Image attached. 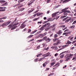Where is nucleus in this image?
Returning a JSON list of instances; mask_svg holds the SVG:
<instances>
[{"instance_id":"nucleus-35","label":"nucleus","mask_w":76,"mask_h":76,"mask_svg":"<svg viewBox=\"0 0 76 76\" xmlns=\"http://www.w3.org/2000/svg\"><path fill=\"white\" fill-rule=\"evenodd\" d=\"M56 24H53V25L52 26H51V28H54V27L56 26Z\"/></svg>"},{"instance_id":"nucleus-29","label":"nucleus","mask_w":76,"mask_h":76,"mask_svg":"<svg viewBox=\"0 0 76 76\" xmlns=\"http://www.w3.org/2000/svg\"><path fill=\"white\" fill-rule=\"evenodd\" d=\"M24 9L25 8H23L22 9H21L19 10V12H20L21 11H22V10H24Z\"/></svg>"},{"instance_id":"nucleus-63","label":"nucleus","mask_w":76,"mask_h":76,"mask_svg":"<svg viewBox=\"0 0 76 76\" xmlns=\"http://www.w3.org/2000/svg\"><path fill=\"white\" fill-rule=\"evenodd\" d=\"M36 30H35L33 32H32V34H34V33H35L36 32Z\"/></svg>"},{"instance_id":"nucleus-13","label":"nucleus","mask_w":76,"mask_h":76,"mask_svg":"<svg viewBox=\"0 0 76 76\" xmlns=\"http://www.w3.org/2000/svg\"><path fill=\"white\" fill-rule=\"evenodd\" d=\"M25 25L22 24L21 25V26H20V28L21 29H22L23 28L25 27Z\"/></svg>"},{"instance_id":"nucleus-34","label":"nucleus","mask_w":76,"mask_h":76,"mask_svg":"<svg viewBox=\"0 0 76 76\" xmlns=\"http://www.w3.org/2000/svg\"><path fill=\"white\" fill-rule=\"evenodd\" d=\"M41 55H42V53H40L39 54H38L37 56V57H39V56H41Z\"/></svg>"},{"instance_id":"nucleus-31","label":"nucleus","mask_w":76,"mask_h":76,"mask_svg":"<svg viewBox=\"0 0 76 76\" xmlns=\"http://www.w3.org/2000/svg\"><path fill=\"white\" fill-rule=\"evenodd\" d=\"M70 20V18L66 20L65 21V23H67V22H69V21Z\"/></svg>"},{"instance_id":"nucleus-58","label":"nucleus","mask_w":76,"mask_h":76,"mask_svg":"<svg viewBox=\"0 0 76 76\" xmlns=\"http://www.w3.org/2000/svg\"><path fill=\"white\" fill-rule=\"evenodd\" d=\"M57 56H58V53H56L55 54V57H57Z\"/></svg>"},{"instance_id":"nucleus-48","label":"nucleus","mask_w":76,"mask_h":76,"mask_svg":"<svg viewBox=\"0 0 76 76\" xmlns=\"http://www.w3.org/2000/svg\"><path fill=\"white\" fill-rule=\"evenodd\" d=\"M73 56V54H70L69 55V57H72V56Z\"/></svg>"},{"instance_id":"nucleus-37","label":"nucleus","mask_w":76,"mask_h":76,"mask_svg":"<svg viewBox=\"0 0 76 76\" xmlns=\"http://www.w3.org/2000/svg\"><path fill=\"white\" fill-rule=\"evenodd\" d=\"M75 27V25H73L70 27L71 28H72V29H73Z\"/></svg>"},{"instance_id":"nucleus-36","label":"nucleus","mask_w":76,"mask_h":76,"mask_svg":"<svg viewBox=\"0 0 76 76\" xmlns=\"http://www.w3.org/2000/svg\"><path fill=\"white\" fill-rule=\"evenodd\" d=\"M66 16H66V15L62 16V17H61V19H63V18H65V17H66Z\"/></svg>"},{"instance_id":"nucleus-6","label":"nucleus","mask_w":76,"mask_h":76,"mask_svg":"<svg viewBox=\"0 0 76 76\" xmlns=\"http://www.w3.org/2000/svg\"><path fill=\"white\" fill-rule=\"evenodd\" d=\"M65 58L66 59L65 61H67L70 60V56H67Z\"/></svg>"},{"instance_id":"nucleus-33","label":"nucleus","mask_w":76,"mask_h":76,"mask_svg":"<svg viewBox=\"0 0 76 76\" xmlns=\"http://www.w3.org/2000/svg\"><path fill=\"white\" fill-rule=\"evenodd\" d=\"M39 18H36L34 19L33 21H36V20H38V19Z\"/></svg>"},{"instance_id":"nucleus-16","label":"nucleus","mask_w":76,"mask_h":76,"mask_svg":"<svg viewBox=\"0 0 76 76\" xmlns=\"http://www.w3.org/2000/svg\"><path fill=\"white\" fill-rule=\"evenodd\" d=\"M17 26H15L13 27L11 29V30H13V29H15L16 28H17Z\"/></svg>"},{"instance_id":"nucleus-45","label":"nucleus","mask_w":76,"mask_h":76,"mask_svg":"<svg viewBox=\"0 0 76 76\" xmlns=\"http://www.w3.org/2000/svg\"><path fill=\"white\" fill-rule=\"evenodd\" d=\"M31 31V30L30 29H28V33H30Z\"/></svg>"},{"instance_id":"nucleus-20","label":"nucleus","mask_w":76,"mask_h":76,"mask_svg":"<svg viewBox=\"0 0 76 76\" xmlns=\"http://www.w3.org/2000/svg\"><path fill=\"white\" fill-rule=\"evenodd\" d=\"M36 14L37 16H40V15H41V13L39 12H38V13H36Z\"/></svg>"},{"instance_id":"nucleus-56","label":"nucleus","mask_w":76,"mask_h":76,"mask_svg":"<svg viewBox=\"0 0 76 76\" xmlns=\"http://www.w3.org/2000/svg\"><path fill=\"white\" fill-rule=\"evenodd\" d=\"M32 2H31V3H29L28 4V6H30L31 4H32Z\"/></svg>"},{"instance_id":"nucleus-61","label":"nucleus","mask_w":76,"mask_h":76,"mask_svg":"<svg viewBox=\"0 0 76 76\" xmlns=\"http://www.w3.org/2000/svg\"><path fill=\"white\" fill-rule=\"evenodd\" d=\"M76 40H75L74 41H73L72 42V44H74V43H75V42H76Z\"/></svg>"},{"instance_id":"nucleus-62","label":"nucleus","mask_w":76,"mask_h":76,"mask_svg":"<svg viewBox=\"0 0 76 76\" xmlns=\"http://www.w3.org/2000/svg\"><path fill=\"white\" fill-rule=\"evenodd\" d=\"M19 4H15V6H15V7H16V6H18V5H19Z\"/></svg>"},{"instance_id":"nucleus-41","label":"nucleus","mask_w":76,"mask_h":76,"mask_svg":"<svg viewBox=\"0 0 76 76\" xmlns=\"http://www.w3.org/2000/svg\"><path fill=\"white\" fill-rule=\"evenodd\" d=\"M58 65L59 66V64H58V63H57L55 64V65L53 66V67H55V66H58Z\"/></svg>"},{"instance_id":"nucleus-28","label":"nucleus","mask_w":76,"mask_h":76,"mask_svg":"<svg viewBox=\"0 0 76 76\" xmlns=\"http://www.w3.org/2000/svg\"><path fill=\"white\" fill-rule=\"evenodd\" d=\"M7 19V17H4L1 18V19Z\"/></svg>"},{"instance_id":"nucleus-43","label":"nucleus","mask_w":76,"mask_h":76,"mask_svg":"<svg viewBox=\"0 0 76 76\" xmlns=\"http://www.w3.org/2000/svg\"><path fill=\"white\" fill-rule=\"evenodd\" d=\"M0 20L1 23H3V22H4V21H3V20H2L1 19V18H0Z\"/></svg>"},{"instance_id":"nucleus-9","label":"nucleus","mask_w":76,"mask_h":76,"mask_svg":"<svg viewBox=\"0 0 76 76\" xmlns=\"http://www.w3.org/2000/svg\"><path fill=\"white\" fill-rule=\"evenodd\" d=\"M69 9V8H66L62 10H61L62 12V13H63V12H65L66 11V10H67V9Z\"/></svg>"},{"instance_id":"nucleus-26","label":"nucleus","mask_w":76,"mask_h":76,"mask_svg":"<svg viewBox=\"0 0 76 76\" xmlns=\"http://www.w3.org/2000/svg\"><path fill=\"white\" fill-rule=\"evenodd\" d=\"M6 2V1H0V3H5Z\"/></svg>"},{"instance_id":"nucleus-42","label":"nucleus","mask_w":76,"mask_h":76,"mask_svg":"<svg viewBox=\"0 0 76 76\" xmlns=\"http://www.w3.org/2000/svg\"><path fill=\"white\" fill-rule=\"evenodd\" d=\"M68 53V51H66L65 52H62L61 53L60 55H61V54H63V53Z\"/></svg>"},{"instance_id":"nucleus-38","label":"nucleus","mask_w":76,"mask_h":76,"mask_svg":"<svg viewBox=\"0 0 76 76\" xmlns=\"http://www.w3.org/2000/svg\"><path fill=\"white\" fill-rule=\"evenodd\" d=\"M56 45H58L60 44V41H58L56 42Z\"/></svg>"},{"instance_id":"nucleus-23","label":"nucleus","mask_w":76,"mask_h":76,"mask_svg":"<svg viewBox=\"0 0 76 76\" xmlns=\"http://www.w3.org/2000/svg\"><path fill=\"white\" fill-rule=\"evenodd\" d=\"M64 56V54H63V55H62L60 56V58H63Z\"/></svg>"},{"instance_id":"nucleus-8","label":"nucleus","mask_w":76,"mask_h":76,"mask_svg":"<svg viewBox=\"0 0 76 76\" xmlns=\"http://www.w3.org/2000/svg\"><path fill=\"white\" fill-rule=\"evenodd\" d=\"M62 33V31L61 30H60L58 32H57L56 34H58V35H61V33Z\"/></svg>"},{"instance_id":"nucleus-44","label":"nucleus","mask_w":76,"mask_h":76,"mask_svg":"<svg viewBox=\"0 0 76 76\" xmlns=\"http://www.w3.org/2000/svg\"><path fill=\"white\" fill-rule=\"evenodd\" d=\"M58 39L55 38V39H53V41H57V40Z\"/></svg>"},{"instance_id":"nucleus-46","label":"nucleus","mask_w":76,"mask_h":76,"mask_svg":"<svg viewBox=\"0 0 76 76\" xmlns=\"http://www.w3.org/2000/svg\"><path fill=\"white\" fill-rule=\"evenodd\" d=\"M67 19V17L63 19V21H64L65 20H66Z\"/></svg>"},{"instance_id":"nucleus-40","label":"nucleus","mask_w":76,"mask_h":76,"mask_svg":"<svg viewBox=\"0 0 76 76\" xmlns=\"http://www.w3.org/2000/svg\"><path fill=\"white\" fill-rule=\"evenodd\" d=\"M4 11H6V10H0V12H4Z\"/></svg>"},{"instance_id":"nucleus-51","label":"nucleus","mask_w":76,"mask_h":76,"mask_svg":"<svg viewBox=\"0 0 76 76\" xmlns=\"http://www.w3.org/2000/svg\"><path fill=\"white\" fill-rule=\"evenodd\" d=\"M7 2H6L4 4V6H7Z\"/></svg>"},{"instance_id":"nucleus-52","label":"nucleus","mask_w":76,"mask_h":76,"mask_svg":"<svg viewBox=\"0 0 76 76\" xmlns=\"http://www.w3.org/2000/svg\"><path fill=\"white\" fill-rule=\"evenodd\" d=\"M69 31V29H67L65 30L64 31V32H68Z\"/></svg>"},{"instance_id":"nucleus-47","label":"nucleus","mask_w":76,"mask_h":76,"mask_svg":"<svg viewBox=\"0 0 76 76\" xmlns=\"http://www.w3.org/2000/svg\"><path fill=\"white\" fill-rule=\"evenodd\" d=\"M41 32V31H38V32H37V35H38V34H40Z\"/></svg>"},{"instance_id":"nucleus-55","label":"nucleus","mask_w":76,"mask_h":76,"mask_svg":"<svg viewBox=\"0 0 76 76\" xmlns=\"http://www.w3.org/2000/svg\"><path fill=\"white\" fill-rule=\"evenodd\" d=\"M35 1V0H32L31 1V3H33Z\"/></svg>"},{"instance_id":"nucleus-27","label":"nucleus","mask_w":76,"mask_h":76,"mask_svg":"<svg viewBox=\"0 0 76 76\" xmlns=\"http://www.w3.org/2000/svg\"><path fill=\"white\" fill-rule=\"evenodd\" d=\"M69 0H65L63 1V2L64 3V2H65V3H67V2H69Z\"/></svg>"},{"instance_id":"nucleus-10","label":"nucleus","mask_w":76,"mask_h":76,"mask_svg":"<svg viewBox=\"0 0 76 76\" xmlns=\"http://www.w3.org/2000/svg\"><path fill=\"white\" fill-rule=\"evenodd\" d=\"M50 28H51V27H49L48 28H45V31H47L50 30Z\"/></svg>"},{"instance_id":"nucleus-25","label":"nucleus","mask_w":76,"mask_h":76,"mask_svg":"<svg viewBox=\"0 0 76 76\" xmlns=\"http://www.w3.org/2000/svg\"><path fill=\"white\" fill-rule=\"evenodd\" d=\"M32 37H34V35H30L28 36V37H27V38H31Z\"/></svg>"},{"instance_id":"nucleus-2","label":"nucleus","mask_w":76,"mask_h":76,"mask_svg":"<svg viewBox=\"0 0 76 76\" xmlns=\"http://www.w3.org/2000/svg\"><path fill=\"white\" fill-rule=\"evenodd\" d=\"M50 54H51L50 53L48 52L45 55H43V57H48V56H49V55H50Z\"/></svg>"},{"instance_id":"nucleus-60","label":"nucleus","mask_w":76,"mask_h":76,"mask_svg":"<svg viewBox=\"0 0 76 76\" xmlns=\"http://www.w3.org/2000/svg\"><path fill=\"white\" fill-rule=\"evenodd\" d=\"M43 58H40L39 59V61H41V60H42V59Z\"/></svg>"},{"instance_id":"nucleus-15","label":"nucleus","mask_w":76,"mask_h":76,"mask_svg":"<svg viewBox=\"0 0 76 76\" xmlns=\"http://www.w3.org/2000/svg\"><path fill=\"white\" fill-rule=\"evenodd\" d=\"M47 62H45V63H44L43 64V66L45 67V66H46V65H47Z\"/></svg>"},{"instance_id":"nucleus-39","label":"nucleus","mask_w":76,"mask_h":76,"mask_svg":"<svg viewBox=\"0 0 76 76\" xmlns=\"http://www.w3.org/2000/svg\"><path fill=\"white\" fill-rule=\"evenodd\" d=\"M19 23L18 22H17L16 23H15L13 25V26H15V25H18Z\"/></svg>"},{"instance_id":"nucleus-49","label":"nucleus","mask_w":76,"mask_h":76,"mask_svg":"<svg viewBox=\"0 0 76 76\" xmlns=\"http://www.w3.org/2000/svg\"><path fill=\"white\" fill-rule=\"evenodd\" d=\"M66 11V13H70V11L69 10Z\"/></svg>"},{"instance_id":"nucleus-53","label":"nucleus","mask_w":76,"mask_h":76,"mask_svg":"<svg viewBox=\"0 0 76 76\" xmlns=\"http://www.w3.org/2000/svg\"><path fill=\"white\" fill-rule=\"evenodd\" d=\"M76 23V20L75 21H74V22H73V23H72V25H73V24Z\"/></svg>"},{"instance_id":"nucleus-19","label":"nucleus","mask_w":76,"mask_h":76,"mask_svg":"<svg viewBox=\"0 0 76 76\" xmlns=\"http://www.w3.org/2000/svg\"><path fill=\"white\" fill-rule=\"evenodd\" d=\"M71 43H72V42H71L70 41L68 40L67 43H66V44H71Z\"/></svg>"},{"instance_id":"nucleus-22","label":"nucleus","mask_w":76,"mask_h":76,"mask_svg":"<svg viewBox=\"0 0 76 76\" xmlns=\"http://www.w3.org/2000/svg\"><path fill=\"white\" fill-rule=\"evenodd\" d=\"M47 38V36L45 37H44L42 39L43 40V41L45 40V39H46Z\"/></svg>"},{"instance_id":"nucleus-5","label":"nucleus","mask_w":76,"mask_h":76,"mask_svg":"<svg viewBox=\"0 0 76 76\" xmlns=\"http://www.w3.org/2000/svg\"><path fill=\"white\" fill-rule=\"evenodd\" d=\"M45 26H44V25H42V27H41L40 29V31H43V30H44V27H45Z\"/></svg>"},{"instance_id":"nucleus-54","label":"nucleus","mask_w":76,"mask_h":76,"mask_svg":"<svg viewBox=\"0 0 76 76\" xmlns=\"http://www.w3.org/2000/svg\"><path fill=\"white\" fill-rule=\"evenodd\" d=\"M61 27H63V28H65V27H66V26L65 25H62V26H61Z\"/></svg>"},{"instance_id":"nucleus-64","label":"nucleus","mask_w":76,"mask_h":76,"mask_svg":"<svg viewBox=\"0 0 76 76\" xmlns=\"http://www.w3.org/2000/svg\"><path fill=\"white\" fill-rule=\"evenodd\" d=\"M55 30H56V28H54L52 29V31H55Z\"/></svg>"},{"instance_id":"nucleus-24","label":"nucleus","mask_w":76,"mask_h":76,"mask_svg":"<svg viewBox=\"0 0 76 76\" xmlns=\"http://www.w3.org/2000/svg\"><path fill=\"white\" fill-rule=\"evenodd\" d=\"M58 37V35L57 34H56L55 35H54V38H56Z\"/></svg>"},{"instance_id":"nucleus-1","label":"nucleus","mask_w":76,"mask_h":76,"mask_svg":"<svg viewBox=\"0 0 76 76\" xmlns=\"http://www.w3.org/2000/svg\"><path fill=\"white\" fill-rule=\"evenodd\" d=\"M11 21H8V22H6L2 25V27H5L6 26H7L8 25H9L10 23H11Z\"/></svg>"},{"instance_id":"nucleus-30","label":"nucleus","mask_w":76,"mask_h":76,"mask_svg":"<svg viewBox=\"0 0 76 76\" xmlns=\"http://www.w3.org/2000/svg\"><path fill=\"white\" fill-rule=\"evenodd\" d=\"M37 38H39L41 36H42V34H40L38 35L37 36Z\"/></svg>"},{"instance_id":"nucleus-21","label":"nucleus","mask_w":76,"mask_h":76,"mask_svg":"<svg viewBox=\"0 0 76 76\" xmlns=\"http://www.w3.org/2000/svg\"><path fill=\"white\" fill-rule=\"evenodd\" d=\"M43 40H42V39H41L40 40H37V42H42Z\"/></svg>"},{"instance_id":"nucleus-18","label":"nucleus","mask_w":76,"mask_h":76,"mask_svg":"<svg viewBox=\"0 0 76 76\" xmlns=\"http://www.w3.org/2000/svg\"><path fill=\"white\" fill-rule=\"evenodd\" d=\"M55 64V63L54 62L52 63L51 64H50L51 66H50V67H52V66L54 65Z\"/></svg>"},{"instance_id":"nucleus-7","label":"nucleus","mask_w":76,"mask_h":76,"mask_svg":"<svg viewBox=\"0 0 76 76\" xmlns=\"http://www.w3.org/2000/svg\"><path fill=\"white\" fill-rule=\"evenodd\" d=\"M13 22H12L8 26V27L9 28H11L12 27V25H13Z\"/></svg>"},{"instance_id":"nucleus-50","label":"nucleus","mask_w":76,"mask_h":76,"mask_svg":"<svg viewBox=\"0 0 76 76\" xmlns=\"http://www.w3.org/2000/svg\"><path fill=\"white\" fill-rule=\"evenodd\" d=\"M37 60H38V58H36L34 60V61L35 62H37Z\"/></svg>"},{"instance_id":"nucleus-59","label":"nucleus","mask_w":76,"mask_h":76,"mask_svg":"<svg viewBox=\"0 0 76 76\" xmlns=\"http://www.w3.org/2000/svg\"><path fill=\"white\" fill-rule=\"evenodd\" d=\"M55 48V46H52L51 47V48H52V49H54Z\"/></svg>"},{"instance_id":"nucleus-32","label":"nucleus","mask_w":76,"mask_h":76,"mask_svg":"<svg viewBox=\"0 0 76 76\" xmlns=\"http://www.w3.org/2000/svg\"><path fill=\"white\" fill-rule=\"evenodd\" d=\"M34 9H35L33 8L32 10V11L31 10H30L29 11H28V13H31V12H32L34 11Z\"/></svg>"},{"instance_id":"nucleus-57","label":"nucleus","mask_w":76,"mask_h":76,"mask_svg":"<svg viewBox=\"0 0 76 76\" xmlns=\"http://www.w3.org/2000/svg\"><path fill=\"white\" fill-rule=\"evenodd\" d=\"M66 34H70V32H66Z\"/></svg>"},{"instance_id":"nucleus-3","label":"nucleus","mask_w":76,"mask_h":76,"mask_svg":"<svg viewBox=\"0 0 76 76\" xmlns=\"http://www.w3.org/2000/svg\"><path fill=\"white\" fill-rule=\"evenodd\" d=\"M59 12H55L54 13H53V14H52V17H55V16H56V14H57V13H59Z\"/></svg>"},{"instance_id":"nucleus-12","label":"nucleus","mask_w":76,"mask_h":76,"mask_svg":"<svg viewBox=\"0 0 76 76\" xmlns=\"http://www.w3.org/2000/svg\"><path fill=\"white\" fill-rule=\"evenodd\" d=\"M45 41L47 42L48 41V42L49 41H51V39H50L49 38H46Z\"/></svg>"},{"instance_id":"nucleus-4","label":"nucleus","mask_w":76,"mask_h":76,"mask_svg":"<svg viewBox=\"0 0 76 76\" xmlns=\"http://www.w3.org/2000/svg\"><path fill=\"white\" fill-rule=\"evenodd\" d=\"M54 19H55V18L53 19V18H49L47 19V20L48 21L51 22V21H53V20H54Z\"/></svg>"},{"instance_id":"nucleus-14","label":"nucleus","mask_w":76,"mask_h":76,"mask_svg":"<svg viewBox=\"0 0 76 76\" xmlns=\"http://www.w3.org/2000/svg\"><path fill=\"white\" fill-rule=\"evenodd\" d=\"M50 24V23H46L45 25H43V26H45V27H46V26H47V25H49Z\"/></svg>"},{"instance_id":"nucleus-11","label":"nucleus","mask_w":76,"mask_h":76,"mask_svg":"<svg viewBox=\"0 0 76 76\" xmlns=\"http://www.w3.org/2000/svg\"><path fill=\"white\" fill-rule=\"evenodd\" d=\"M47 34V32H45L43 34H42V37H43L45 36V35H46Z\"/></svg>"},{"instance_id":"nucleus-17","label":"nucleus","mask_w":76,"mask_h":76,"mask_svg":"<svg viewBox=\"0 0 76 76\" xmlns=\"http://www.w3.org/2000/svg\"><path fill=\"white\" fill-rule=\"evenodd\" d=\"M63 14L64 15H65V16H66V15H67L68 13H67V12L65 11L64 12Z\"/></svg>"}]
</instances>
